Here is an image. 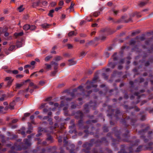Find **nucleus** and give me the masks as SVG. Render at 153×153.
Returning a JSON list of instances; mask_svg holds the SVG:
<instances>
[{
  "label": "nucleus",
  "instance_id": "obj_1",
  "mask_svg": "<svg viewBox=\"0 0 153 153\" xmlns=\"http://www.w3.org/2000/svg\"><path fill=\"white\" fill-rule=\"evenodd\" d=\"M150 33H147L146 34H142L141 35H140L139 36H137L136 38H145L146 37H147V36H148L149 34H150Z\"/></svg>",
  "mask_w": 153,
  "mask_h": 153
},
{
  "label": "nucleus",
  "instance_id": "obj_2",
  "mask_svg": "<svg viewBox=\"0 0 153 153\" xmlns=\"http://www.w3.org/2000/svg\"><path fill=\"white\" fill-rule=\"evenodd\" d=\"M23 31H21L19 33H16L14 34V36L16 37H19L22 36L23 35Z\"/></svg>",
  "mask_w": 153,
  "mask_h": 153
},
{
  "label": "nucleus",
  "instance_id": "obj_3",
  "mask_svg": "<svg viewBox=\"0 0 153 153\" xmlns=\"http://www.w3.org/2000/svg\"><path fill=\"white\" fill-rule=\"evenodd\" d=\"M51 25L48 24L47 23H44L41 25L42 28H48Z\"/></svg>",
  "mask_w": 153,
  "mask_h": 153
},
{
  "label": "nucleus",
  "instance_id": "obj_4",
  "mask_svg": "<svg viewBox=\"0 0 153 153\" xmlns=\"http://www.w3.org/2000/svg\"><path fill=\"white\" fill-rule=\"evenodd\" d=\"M8 30V27L6 26H4L3 27L1 33H3L4 32H7Z\"/></svg>",
  "mask_w": 153,
  "mask_h": 153
},
{
  "label": "nucleus",
  "instance_id": "obj_5",
  "mask_svg": "<svg viewBox=\"0 0 153 153\" xmlns=\"http://www.w3.org/2000/svg\"><path fill=\"white\" fill-rule=\"evenodd\" d=\"M147 2L140 1L138 4V5L140 7H143L145 5L147 4Z\"/></svg>",
  "mask_w": 153,
  "mask_h": 153
},
{
  "label": "nucleus",
  "instance_id": "obj_6",
  "mask_svg": "<svg viewBox=\"0 0 153 153\" xmlns=\"http://www.w3.org/2000/svg\"><path fill=\"white\" fill-rule=\"evenodd\" d=\"M140 32V31L139 30H137L133 32L131 35V36H134L136 35L139 33Z\"/></svg>",
  "mask_w": 153,
  "mask_h": 153
},
{
  "label": "nucleus",
  "instance_id": "obj_7",
  "mask_svg": "<svg viewBox=\"0 0 153 153\" xmlns=\"http://www.w3.org/2000/svg\"><path fill=\"white\" fill-rule=\"evenodd\" d=\"M76 35V33L74 31H71L69 32L68 34L69 37H71Z\"/></svg>",
  "mask_w": 153,
  "mask_h": 153
},
{
  "label": "nucleus",
  "instance_id": "obj_8",
  "mask_svg": "<svg viewBox=\"0 0 153 153\" xmlns=\"http://www.w3.org/2000/svg\"><path fill=\"white\" fill-rule=\"evenodd\" d=\"M23 5H22L17 8V9L19 12H22L24 10V8L23 7Z\"/></svg>",
  "mask_w": 153,
  "mask_h": 153
},
{
  "label": "nucleus",
  "instance_id": "obj_9",
  "mask_svg": "<svg viewBox=\"0 0 153 153\" xmlns=\"http://www.w3.org/2000/svg\"><path fill=\"white\" fill-rule=\"evenodd\" d=\"M54 12V10H51L50 11L49 13L48 14V15L51 17H52L53 16V13Z\"/></svg>",
  "mask_w": 153,
  "mask_h": 153
},
{
  "label": "nucleus",
  "instance_id": "obj_10",
  "mask_svg": "<svg viewBox=\"0 0 153 153\" xmlns=\"http://www.w3.org/2000/svg\"><path fill=\"white\" fill-rule=\"evenodd\" d=\"M23 29L26 31L28 30L29 29V25L26 24L23 26Z\"/></svg>",
  "mask_w": 153,
  "mask_h": 153
},
{
  "label": "nucleus",
  "instance_id": "obj_11",
  "mask_svg": "<svg viewBox=\"0 0 153 153\" xmlns=\"http://www.w3.org/2000/svg\"><path fill=\"white\" fill-rule=\"evenodd\" d=\"M74 5V4L73 3L71 2V6L69 7V9L71 11H72L74 10L73 7Z\"/></svg>",
  "mask_w": 153,
  "mask_h": 153
},
{
  "label": "nucleus",
  "instance_id": "obj_12",
  "mask_svg": "<svg viewBox=\"0 0 153 153\" xmlns=\"http://www.w3.org/2000/svg\"><path fill=\"white\" fill-rule=\"evenodd\" d=\"M36 28V27L34 25H29V30H34Z\"/></svg>",
  "mask_w": 153,
  "mask_h": 153
},
{
  "label": "nucleus",
  "instance_id": "obj_13",
  "mask_svg": "<svg viewBox=\"0 0 153 153\" xmlns=\"http://www.w3.org/2000/svg\"><path fill=\"white\" fill-rule=\"evenodd\" d=\"M100 14V12H96L93 14V15L95 17H97Z\"/></svg>",
  "mask_w": 153,
  "mask_h": 153
},
{
  "label": "nucleus",
  "instance_id": "obj_14",
  "mask_svg": "<svg viewBox=\"0 0 153 153\" xmlns=\"http://www.w3.org/2000/svg\"><path fill=\"white\" fill-rule=\"evenodd\" d=\"M112 11L114 13V14L115 15H116L118 12V11L114 9H112Z\"/></svg>",
  "mask_w": 153,
  "mask_h": 153
},
{
  "label": "nucleus",
  "instance_id": "obj_15",
  "mask_svg": "<svg viewBox=\"0 0 153 153\" xmlns=\"http://www.w3.org/2000/svg\"><path fill=\"white\" fill-rule=\"evenodd\" d=\"M4 14H7L8 13V11L7 9H6L4 10Z\"/></svg>",
  "mask_w": 153,
  "mask_h": 153
},
{
  "label": "nucleus",
  "instance_id": "obj_16",
  "mask_svg": "<svg viewBox=\"0 0 153 153\" xmlns=\"http://www.w3.org/2000/svg\"><path fill=\"white\" fill-rule=\"evenodd\" d=\"M42 4L44 6H46L47 4V2L46 1H43L42 2Z\"/></svg>",
  "mask_w": 153,
  "mask_h": 153
},
{
  "label": "nucleus",
  "instance_id": "obj_17",
  "mask_svg": "<svg viewBox=\"0 0 153 153\" xmlns=\"http://www.w3.org/2000/svg\"><path fill=\"white\" fill-rule=\"evenodd\" d=\"M4 36L6 37L8 36L9 35V33L7 32H4Z\"/></svg>",
  "mask_w": 153,
  "mask_h": 153
},
{
  "label": "nucleus",
  "instance_id": "obj_18",
  "mask_svg": "<svg viewBox=\"0 0 153 153\" xmlns=\"http://www.w3.org/2000/svg\"><path fill=\"white\" fill-rule=\"evenodd\" d=\"M56 4V3L55 2H52L51 3V6H54Z\"/></svg>",
  "mask_w": 153,
  "mask_h": 153
},
{
  "label": "nucleus",
  "instance_id": "obj_19",
  "mask_svg": "<svg viewBox=\"0 0 153 153\" xmlns=\"http://www.w3.org/2000/svg\"><path fill=\"white\" fill-rule=\"evenodd\" d=\"M80 36L81 37H86V34L84 33H81L80 35Z\"/></svg>",
  "mask_w": 153,
  "mask_h": 153
},
{
  "label": "nucleus",
  "instance_id": "obj_20",
  "mask_svg": "<svg viewBox=\"0 0 153 153\" xmlns=\"http://www.w3.org/2000/svg\"><path fill=\"white\" fill-rule=\"evenodd\" d=\"M63 2L62 1H60L59 3V5L60 6H62L63 4Z\"/></svg>",
  "mask_w": 153,
  "mask_h": 153
},
{
  "label": "nucleus",
  "instance_id": "obj_21",
  "mask_svg": "<svg viewBox=\"0 0 153 153\" xmlns=\"http://www.w3.org/2000/svg\"><path fill=\"white\" fill-rule=\"evenodd\" d=\"M61 8H62L61 7H56V8H55V11H58Z\"/></svg>",
  "mask_w": 153,
  "mask_h": 153
},
{
  "label": "nucleus",
  "instance_id": "obj_22",
  "mask_svg": "<svg viewBox=\"0 0 153 153\" xmlns=\"http://www.w3.org/2000/svg\"><path fill=\"white\" fill-rule=\"evenodd\" d=\"M85 22V21L84 20H82L81 21L80 24V25H82Z\"/></svg>",
  "mask_w": 153,
  "mask_h": 153
},
{
  "label": "nucleus",
  "instance_id": "obj_23",
  "mask_svg": "<svg viewBox=\"0 0 153 153\" xmlns=\"http://www.w3.org/2000/svg\"><path fill=\"white\" fill-rule=\"evenodd\" d=\"M97 26V23L93 24L92 25V26L93 27H96Z\"/></svg>",
  "mask_w": 153,
  "mask_h": 153
},
{
  "label": "nucleus",
  "instance_id": "obj_24",
  "mask_svg": "<svg viewBox=\"0 0 153 153\" xmlns=\"http://www.w3.org/2000/svg\"><path fill=\"white\" fill-rule=\"evenodd\" d=\"M66 15L65 14H62V16L61 18L62 19H65V18Z\"/></svg>",
  "mask_w": 153,
  "mask_h": 153
},
{
  "label": "nucleus",
  "instance_id": "obj_25",
  "mask_svg": "<svg viewBox=\"0 0 153 153\" xmlns=\"http://www.w3.org/2000/svg\"><path fill=\"white\" fill-rule=\"evenodd\" d=\"M112 3L111 2H108L107 3V5L109 6H111L112 5Z\"/></svg>",
  "mask_w": 153,
  "mask_h": 153
},
{
  "label": "nucleus",
  "instance_id": "obj_26",
  "mask_svg": "<svg viewBox=\"0 0 153 153\" xmlns=\"http://www.w3.org/2000/svg\"><path fill=\"white\" fill-rule=\"evenodd\" d=\"M88 17H87L86 19L88 22H90L92 21V19H87Z\"/></svg>",
  "mask_w": 153,
  "mask_h": 153
},
{
  "label": "nucleus",
  "instance_id": "obj_27",
  "mask_svg": "<svg viewBox=\"0 0 153 153\" xmlns=\"http://www.w3.org/2000/svg\"><path fill=\"white\" fill-rule=\"evenodd\" d=\"M108 20L109 21L113 20V18L111 17H109L108 18Z\"/></svg>",
  "mask_w": 153,
  "mask_h": 153
},
{
  "label": "nucleus",
  "instance_id": "obj_28",
  "mask_svg": "<svg viewBox=\"0 0 153 153\" xmlns=\"http://www.w3.org/2000/svg\"><path fill=\"white\" fill-rule=\"evenodd\" d=\"M71 0H66V2L67 3H69Z\"/></svg>",
  "mask_w": 153,
  "mask_h": 153
},
{
  "label": "nucleus",
  "instance_id": "obj_29",
  "mask_svg": "<svg viewBox=\"0 0 153 153\" xmlns=\"http://www.w3.org/2000/svg\"><path fill=\"white\" fill-rule=\"evenodd\" d=\"M95 33V32L94 31H93L91 33V35H93Z\"/></svg>",
  "mask_w": 153,
  "mask_h": 153
},
{
  "label": "nucleus",
  "instance_id": "obj_30",
  "mask_svg": "<svg viewBox=\"0 0 153 153\" xmlns=\"http://www.w3.org/2000/svg\"><path fill=\"white\" fill-rule=\"evenodd\" d=\"M4 19V18L3 17H1V18L0 20L1 21L3 20Z\"/></svg>",
  "mask_w": 153,
  "mask_h": 153
},
{
  "label": "nucleus",
  "instance_id": "obj_31",
  "mask_svg": "<svg viewBox=\"0 0 153 153\" xmlns=\"http://www.w3.org/2000/svg\"><path fill=\"white\" fill-rule=\"evenodd\" d=\"M106 29H103V30H102L101 31L103 32H105L106 31Z\"/></svg>",
  "mask_w": 153,
  "mask_h": 153
},
{
  "label": "nucleus",
  "instance_id": "obj_32",
  "mask_svg": "<svg viewBox=\"0 0 153 153\" xmlns=\"http://www.w3.org/2000/svg\"><path fill=\"white\" fill-rule=\"evenodd\" d=\"M15 2V0H11L10 2Z\"/></svg>",
  "mask_w": 153,
  "mask_h": 153
},
{
  "label": "nucleus",
  "instance_id": "obj_33",
  "mask_svg": "<svg viewBox=\"0 0 153 153\" xmlns=\"http://www.w3.org/2000/svg\"><path fill=\"white\" fill-rule=\"evenodd\" d=\"M123 34H124V33H123L120 34V36H122Z\"/></svg>",
  "mask_w": 153,
  "mask_h": 153
},
{
  "label": "nucleus",
  "instance_id": "obj_34",
  "mask_svg": "<svg viewBox=\"0 0 153 153\" xmlns=\"http://www.w3.org/2000/svg\"><path fill=\"white\" fill-rule=\"evenodd\" d=\"M53 25H56V23H53Z\"/></svg>",
  "mask_w": 153,
  "mask_h": 153
},
{
  "label": "nucleus",
  "instance_id": "obj_35",
  "mask_svg": "<svg viewBox=\"0 0 153 153\" xmlns=\"http://www.w3.org/2000/svg\"><path fill=\"white\" fill-rule=\"evenodd\" d=\"M60 35V34H58V36H58V37H59V36Z\"/></svg>",
  "mask_w": 153,
  "mask_h": 153
},
{
  "label": "nucleus",
  "instance_id": "obj_36",
  "mask_svg": "<svg viewBox=\"0 0 153 153\" xmlns=\"http://www.w3.org/2000/svg\"><path fill=\"white\" fill-rule=\"evenodd\" d=\"M146 10H144V11H146Z\"/></svg>",
  "mask_w": 153,
  "mask_h": 153
},
{
  "label": "nucleus",
  "instance_id": "obj_37",
  "mask_svg": "<svg viewBox=\"0 0 153 153\" xmlns=\"http://www.w3.org/2000/svg\"><path fill=\"white\" fill-rule=\"evenodd\" d=\"M102 38L104 39V38H105V37H103Z\"/></svg>",
  "mask_w": 153,
  "mask_h": 153
},
{
  "label": "nucleus",
  "instance_id": "obj_38",
  "mask_svg": "<svg viewBox=\"0 0 153 153\" xmlns=\"http://www.w3.org/2000/svg\"><path fill=\"white\" fill-rule=\"evenodd\" d=\"M128 38H129V37H127V39H128Z\"/></svg>",
  "mask_w": 153,
  "mask_h": 153
}]
</instances>
